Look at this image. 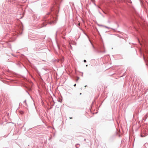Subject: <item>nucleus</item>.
Instances as JSON below:
<instances>
[{
    "label": "nucleus",
    "instance_id": "obj_4",
    "mask_svg": "<svg viewBox=\"0 0 148 148\" xmlns=\"http://www.w3.org/2000/svg\"><path fill=\"white\" fill-rule=\"evenodd\" d=\"M76 84H75L74 85V86H76Z\"/></svg>",
    "mask_w": 148,
    "mask_h": 148
},
{
    "label": "nucleus",
    "instance_id": "obj_3",
    "mask_svg": "<svg viewBox=\"0 0 148 148\" xmlns=\"http://www.w3.org/2000/svg\"><path fill=\"white\" fill-rule=\"evenodd\" d=\"M61 62H63V59H62L61 60Z\"/></svg>",
    "mask_w": 148,
    "mask_h": 148
},
{
    "label": "nucleus",
    "instance_id": "obj_5",
    "mask_svg": "<svg viewBox=\"0 0 148 148\" xmlns=\"http://www.w3.org/2000/svg\"><path fill=\"white\" fill-rule=\"evenodd\" d=\"M72 117H70V119H72Z\"/></svg>",
    "mask_w": 148,
    "mask_h": 148
},
{
    "label": "nucleus",
    "instance_id": "obj_6",
    "mask_svg": "<svg viewBox=\"0 0 148 148\" xmlns=\"http://www.w3.org/2000/svg\"><path fill=\"white\" fill-rule=\"evenodd\" d=\"M78 25H79V26L80 25V23H79Z\"/></svg>",
    "mask_w": 148,
    "mask_h": 148
},
{
    "label": "nucleus",
    "instance_id": "obj_2",
    "mask_svg": "<svg viewBox=\"0 0 148 148\" xmlns=\"http://www.w3.org/2000/svg\"><path fill=\"white\" fill-rule=\"evenodd\" d=\"M84 62H86V60H84Z\"/></svg>",
    "mask_w": 148,
    "mask_h": 148
},
{
    "label": "nucleus",
    "instance_id": "obj_1",
    "mask_svg": "<svg viewBox=\"0 0 148 148\" xmlns=\"http://www.w3.org/2000/svg\"><path fill=\"white\" fill-rule=\"evenodd\" d=\"M49 23L50 24H54V22L53 21H50Z\"/></svg>",
    "mask_w": 148,
    "mask_h": 148
},
{
    "label": "nucleus",
    "instance_id": "obj_7",
    "mask_svg": "<svg viewBox=\"0 0 148 148\" xmlns=\"http://www.w3.org/2000/svg\"><path fill=\"white\" fill-rule=\"evenodd\" d=\"M86 86H86H86H85V87H86Z\"/></svg>",
    "mask_w": 148,
    "mask_h": 148
}]
</instances>
